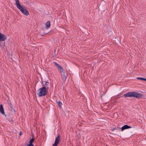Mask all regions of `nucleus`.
Here are the masks:
<instances>
[{
    "mask_svg": "<svg viewBox=\"0 0 146 146\" xmlns=\"http://www.w3.org/2000/svg\"><path fill=\"white\" fill-rule=\"evenodd\" d=\"M142 95L135 92H129L124 94V96L127 97H133L137 98L141 97Z\"/></svg>",
    "mask_w": 146,
    "mask_h": 146,
    "instance_id": "nucleus-1",
    "label": "nucleus"
},
{
    "mask_svg": "<svg viewBox=\"0 0 146 146\" xmlns=\"http://www.w3.org/2000/svg\"><path fill=\"white\" fill-rule=\"evenodd\" d=\"M47 88L46 87H43L40 88L38 90V95L40 97L46 95Z\"/></svg>",
    "mask_w": 146,
    "mask_h": 146,
    "instance_id": "nucleus-2",
    "label": "nucleus"
},
{
    "mask_svg": "<svg viewBox=\"0 0 146 146\" xmlns=\"http://www.w3.org/2000/svg\"><path fill=\"white\" fill-rule=\"evenodd\" d=\"M19 9L23 14L25 15H29V13L27 10L25 8L23 7H21Z\"/></svg>",
    "mask_w": 146,
    "mask_h": 146,
    "instance_id": "nucleus-3",
    "label": "nucleus"
},
{
    "mask_svg": "<svg viewBox=\"0 0 146 146\" xmlns=\"http://www.w3.org/2000/svg\"><path fill=\"white\" fill-rule=\"evenodd\" d=\"M60 140V137L59 135L56 138L55 142L52 146H57Z\"/></svg>",
    "mask_w": 146,
    "mask_h": 146,
    "instance_id": "nucleus-4",
    "label": "nucleus"
},
{
    "mask_svg": "<svg viewBox=\"0 0 146 146\" xmlns=\"http://www.w3.org/2000/svg\"><path fill=\"white\" fill-rule=\"evenodd\" d=\"M0 112L2 115L5 116H6V114L4 111L3 106L2 104L0 105Z\"/></svg>",
    "mask_w": 146,
    "mask_h": 146,
    "instance_id": "nucleus-5",
    "label": "nucleus"
},
{
    "mask_svg": "<svg viewBox=\"0 0 146 146\" xmlns=\"http://www.w3.org/2000/svg\"><path fill=\"white\" fill-rule=\"evenodd\" d=\"M6 39L5 36L3 34L0 33V41H4Z\"/></svg>",
    "mask_w": 146,
    "mask_h": 146,
    "instance_id": "nucleus-6",
    "label": "nucleus"
},
{
    "mask_svg": "<svg viewBox=\"0 0 146 146\" xmlns=\"http://www.w3.org/2000/svg\"><path fill=\"white\" fill-rule=\"evenodd\" d=\"M131 127L130 126H129L127 125H125L123 126V127H121V131H123V130H124V129L129 128Z\"/></svg>",
    "mask_w": 146,
    "mask_h": 146,
    "instance_id": "nucleus-7",
    "label": "nucleus"
},
{
    "mask_svg": "<svg viewBox=\"0 0 146 146\" xmlns=\"http://www.w3.org/2000/svg\"><path fill=\"white\" fill-rule=\"evenodd\" d=\"M15 1L17 7L18 9L22 7L19 3V0H15Z\"/></svg>",
    "mask_w": 146,
    "mask_h": 146,
    "instance_id": "nucleus-8",
    "label": "nucleus"
},
{
    "mask_svg": "<svg viewBox=\"0 0 146 146\" xmlns=\"http://www.w3.org/2000/svg\"><path fill=\"white\" fill-rule=\"evenodd\" d=\"M34 141V138H32V139H31L29 141V144L28 145L30 146H34L33 145V142Z\"/></svg>",
    "mask_w": 146,
    "mask_h": 146,
    "instance_id": "nucleus-9",
    "label": "nucleus"
},
{
    "mask_svg": "<svg viewBox=\"0 0 146 146\" xmlns=\"http://www.w3.org/2000/svg\"><path fill=\"white\" fill-rule=\"evenodd\" d=\"M58 68L59 70L61 72H62L64 73V71L63 68L60 66H59Z\"/></svg>",
    "mask_w": 146,
    "mask_h": 146,
    "instance_id": "nucleus-10",
    "label": "nucleus"
},
{
    "mask_svg": "<svg viewBox=\"0 0 146 146\" xmlns=\"http://www.w3.org/2000/svg\"><path fill=\"white\" fill-rule=\"evenodd\" d=\"M50 22L49 21H48L46 23V28H47L48 29V28H49L50 27Z\"/></svg>",
    "mask_w": 146,
    "mask_h": 146,
    "instance_id": "nucleus-11",
    "label": "nucleus"
},
{
    "mask_svg": "<svg viewBox=\"0 0 146 146\" xmlns=\"http://www.w3.org/2000/svg\"><path fill=\"white\" fill-rule=\"evenodd\" d=\"M66 77L65 75V73H63V75L62 76V79L64 81H65L66 80Z\"/></svg>",
    "mask_w": 146,
    "mask_h": 146,
    "instance_id": "nucleus-12",
    "label": "nucleus"
},
{
    "mask_svg": "<svg viewBox=\"0 0 146 146\" xmlns=\"http://www.w3.org/2000/svg\"><path fill=\"white\" fill-rule=\"evenodd\" d=\"M137 79L141 80H145L146 81V78H141V77H137Z\"/></svg>",
    "mask_w": 146,
    "mask_h": 146,
    "instance_id": "nucleus-13",
    "label": "nucleus"
},
{
    "mask_svg": "<svg viewBox=\"0 0 146 146\" xmlns=\"http://www.w3.org/2000/svg\"><path fill=\"white\" fill-rule=\"evenodd\" d=\"M43 86H44V87H46V86H47L48 85L49 83L48 82H45L44 84L43 83Z\"/></svg>",
    "mask_w": 146,
    "mask_h": 146,
    "instance_id": "nucleus-14",
    "label": "nucleus"
},
{
    "mask_svg": "<svg viewBox=\"0 0 146 146\" xmlns=\"http://www.w3.org/2000/svg\"><path fill=\"white\" fill-rule=\"evenodd\" d=\"M57 103L60 107L62 104V103L60 102H57Z\"/></svg>",
    "mask_w": 146,
    "mask_h": 146,
    "instance_id": "nucleus-15",
    "label": "nucleus"
},
{
    "mask_svg": "<svg viewBox=\"0 0 146 146\" xmlns=\"http://www.w3.org/2000/svg\"><path fill=\"white\" fill-rule=\"evenodd\" d=\"M55 65H56L57 66H58V67H59V66H60V65H59V64L56 63H55Z\"/></svg>",
    "mask_w": 146,
    "mask_h": 146,
    "instance_id": "nucleus-16",
    "label": "nucleus"
},
{
    "mask_svg": "<svg viewBox=\"0 0 146 146\" xmlns=\"http://www.w3.org/2000/svg\"><path fill=\"white\" fill-rule=\"evenodd\" d=\"M19 134H20V135H21V134H22V132H20Z\"/></svg>",
    "mask_w": 146,
    "mask_h": 146,
    "instance_id": "nucleus-17",
    "label": "nucleus"
},
{
    "mask_svg": "<svg viewBox=\"0 0 146 146\" xmlns=\"http://www.w3.org/2000/svg\"><path fill=\"white\" fill-rule=\"evenodd\" d=\"M113 129H115V128H114Z\"/></svg>",
    "mask_w": 146,
    "mask_h": 146,
    "instance_id": "nucleus-18",
    "label": "nucleus"
}]
</instances>
